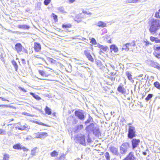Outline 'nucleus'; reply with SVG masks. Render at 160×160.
<instances>
[{
  "label": "nucleus",
  "instance_id": "c756f323",
  "mask_svg": "<svg viewBox=\"0 0 160 160\" xmlns=\"http://www.w3.org/2000/svg\"><path fill=\"white\" fill-rule=\"evenodd\" d=\"M105 156L107 160H109L110 156L109 153L107 152L105 154Z\"/></svg>",
  "mask_w": 160,
  "mask_h": 160
},
{
  "label": "nucleus",
  "instance_id": "9d476101",
  "mask_svg": "<svg viewBox=\"0 0 160 160\" xmlns=\"http://www.w3.org/2000/svg\"><path fill=\"white\" fill-rule=\"evenodd\" d=\"M96 25L100 27L104 28L107 26V23L105 22L99 21L96 24Z\"/></svg>",
  "mask_w": 160,
  "mask_h": 160
},
{
  "label": "nucleus",
  "instance_id": "774afa93",
  "mask_svg": "<svg viewBox=\"0 0 160 160\" xmlns=\"http://www.w3.org/2000/svg\"><path fill=\"white\" fill-rule=\"evenodd\" d=\"M26 139L27 140H28L29 139V138H26Z\"/></svg>",
  "mask_w": 160,
  "mask_h": 160
},
{
  "label": "nucleus",
  "instance_id": "79ce46f5",
  "mask_svg": "<svg viewBox=\"0 0 160 160\" xmlns=\"http://www.w3.org/2000/svg\"><path fill=\"white\" fill-rule=\"evenodd\" d=\"M53 15V19H54L55 22H57L58 21V18H57V16L54 14H52Z\"/></svg>",
  "mask_w": 160,
  "mask_h": 160
},
{
  "label": "nucleus",
  "instance_id": "680f3d73",
  "mask_svg": "<svg viewBox=\"0 0 160 160\" xmlns=\"http://www.w3.org/2000/svg\"><path fill=\"white\" fill-rule=\"evenodd\" d=\"M65 30V31L66 32H69L70 31H69L67 29L66 30Z\"/></svg>",
  "mask_w": 160,
  "mask_h": 160
},
{
  "label": "nucleus",
  "instance_id": "58836bf2",
  "mask_svg": "<svg viewBox=\"0 0 160 160\" xmlns=\"http://www.w3.org/2000/svg\"><path fill=\"white\" fill-rule=\"evenodd\" d=\"M12 107L9 105H0V107L1 108H11Z\"/></svg>",
  "mask_w": 160,
  "mask_h": 160
},
{
  "label": "nucleus",
  "instance_id": "2eb2a0df",
  "mask_svg": "<svg viewBox=\"0 0 160 160\" xmlns=\"http://www.w3.org/2000/svg\"><path fill=\"white\" fill-rule=\"evenodd\" d=\"M18 129L21 130H28L29 129L30 127L29 126H28L26 124H25L24 125L21 126L20 127H18Z\"/></svg>",
  "mask_w": 160,
  "mask_h": 160
},
{
  "label": "nucleus",
  "instance_id": "20e7f679",
  "mask_svg": "<svg viewBox=\"0 0 160 160\" xmlns=\"http://www.w3.org/2000/svg\"><path fill=\"white\" fill-rule=\"evenodd\" d=\"M129 148V144L127 142L124 143L120 147V152L122 154L126 153Z\"/></svg>",
  "mask_w": 160,
  "mask_h": 160
},
{
  "label": "nucleus",
  "instance_id": "f3484780",
  "mask_svg": "<svg viewBox=\"0 0 160 160\" xmlns=\"http://www.w3.org/2000/svg\"><path fill=\"white\" fill-rule=\"evenodd\" d=\"M110 151L113 153L115 154H117L118 153V148L114 147H110Z\"/></svg>",
  "mask_w": 160,
  "mask_h": 160
},
{
  "label": "nucleus",
  "instance_id": "13d9d810",
  "mask_svg": "<svg viewBox=\"0 0 160 160\" xmlns=\"http://www.w3.org/2000/svg\"><path fill=\"white\" fill-rule=\"evenodd\" d=\"M87 142H91V140L90 139L89 137L88 136V139H87Z\"/></svg>",
  "mask_w": 160,
  "mask_h": 160
},
{
  "label": "nucleus",
  "instance_id": "39448f33",
  "mask_svg": "<svg viewBox=\"0 0 160 160\" xmlns=\"http://www.w3.org/2000/svg\"><path fill=\"white\" fill-rule=\"evenodd\" d=\"M15 47L16 50L18 53L21 52L22 51L25 49L24 48L22 47V45L19 43L16 44Z\"/></svg>",
  "mask_w": 160,
  "mask_h": 160
},
{
  "label": "nucleus",
  "instance_id": "bb28decb",
  "mask_svg": "<svg viewBox=\"0 0 160 160\" xmlns=\"http://www.w3.org/2000/svg\"><path fill=\"white\" fill-rule=\"evenodd\" d=\"M58 154V152L55 151H53L50 154L51 156L52 157L57 156Z\"/></svg>",
  "mask_w": 160,
  "mask_h": 160
},
{
  "label": "nucleus",
  "instance_id": "a878e982",
  "mask_svg": "<svg viewBox=\"0 0 160 160\" xmlns=\"http://www.w3.org/2000/svg\"><path fill=\"white\" fill-rule=\"evenodd\" d=\"M154 86L159 89H160V84L158 82H156L154 83Z\"/></svg>",
  "mask_w": 160,
  "mask_h": 160
},
{
  "label": "nucleus",
  "instance_id": "69168bd1",
  "mask_svg": "<svg viewBox=\"0 0 160 160\" xmlns=\"http://www.w3.org/2000/svg\"><path fill=\"white\" fill-rule=\"evenodd\" d=\"M157 48L158 49H160V47H157Z\"/></svg>",
  "mask_w": 160,
  "mask_h": 160
},
{
  "label": "nucleus",
  "instance_id": "f03ea898",
  "mask_svg": "<svg viewBox=\"0 0 160 160\" xmlns=\"http://www.w3.org/2000/svg\"><path fill=\"white\" fill-rule=\"evenodd\" d=\"M75 140L81 144L85 145L86 144L85 136L83 134H78L76 136Z\"/></svg>",
  "mask_w": 160,
  "mask_h": 160
},
{
  "label": "nucleus",
  "instance_id": "a18cd8bd",
  "mask_svg": "<svg viewBox=\"0 0 160 160\" xmlns=\"http://www.w3.org/2000/svg\"><path fill=\"white\" fill-rule=\"evenodd\" d=\"M34 57L35 58H40V59H42V61H44V62H46V61L45 60V59H44V58H42L41 57H39L38 56H34Z\"/></svg>",
  "mask_w": 160,
  "mask_h": 160
},
{
  "label": "nucleus",
  "instance_id": "a19ab883",
  "mask_svg": "<svg viewBox=\"0 0 160 160\" xmlns=\"http://www.w3.org/2000/svg\"><path fill=\"white\" fill-rule=\"evenodd\" d=\"M36 123L38 124H39V125H42V126H48V125L45 124H44L43 123H42V122H36Z\"/></svg>",
  "mask_w": 160,
  "mask_h": 160
},
{
  "label": "nucleus",
  "instance_id": "4c0bfd02",
  "mask_svg": "<svg viewBox=\"0 0 160 160\" xmlns=\"http://www.w3.org/2000/svg\"><path fill=\"white\" fill-rule=\"evenodd\" d=\"M51 0H45L44 1V3L45 5H48L51 2Z\"/></svg>",
  "mask_w": 160,
  "mask_h": 160
},
{
  "label": "nucleus",
  "instance_id": "09e8293b",
  "mask_svg": "<svg viewBox=\"0 0 160 160\" xmlns=\"http://www.w3.org/2000/svg\"><path fill=\"white\" fill-rule=\"evenodd\" d=\"M150 39L151 41H152V42L155 41V39H156V38H154L152 36H151L150 37Z\"/></svg>",
  "mask_w": 160,
  "mask_h": 160
},
{
  "label": "nucleus",
  "instance_id": "1a4fd4ad",
  "mask_svg": "<svg viewBox=\"0 0 160 160\" xmlns=\"http://www.w3.org/2000/svg\"><path fill=\"white\" fill-rule=\"evenodd\" d=\"M34 48L36 52H39L41 50V46L40 44L35 42L34 44Z\"/></svg>",
  "mask_w": 160,
  "mask_h": 160
},
{
  "label": "nucleus",
  "instance_id": "aec40b11",
  "mask_svg": "<svg viewBox=\"0 0 160 160\" xmlns=\"http://www.w3.org/2000/svg\"><path fill=\"white\" fill-rule=\"evenodd\" d=\"M97 46L99 48L102 49L104 51H106L108 48L107 47L103 46L102 45H100L99 44H98Z\"/></svg>",
  "mask_w": 160,
  "mask_h": 160
},
{
  "label": "nucleus",
  "instance_id": "7c9ffc66",
  "mask_svg": "<svg viewBox=\"0 0 160 160\" xmlns=\"http://www.w3.org/2000/svg\"><path fill=\"white\" fill-rule=\"evenodd\" d=\"M71 26V25L70 24H63L62 25V28H70Z\"/></svg>",
  "mask_w": 160,
  "mask_h": 160
},
{
  "label": "nucleus",
  "instance_id": "6ab92c4d",
  "mask_svg": "<svg viewBox=\"0 0 160 160\" xmlns=\"http://www.w3.org/2000/svg\"><path fill=\"white\" fill-rule=\"evenodd\" d=\"M18 27L19 28H22L23 29H28L30 27L29 26L27 25H19Z\"/></svg>",
  "mask_w": 160,
  "mask_h": 160
},
{
  "label": "nucleus",
  "instance_id": "b1692460",
  "mask_svg": "<svg viewBox=\"0 0 160 160\" xmlns=\"http://www.w3.org/2000/svg\"><path fill=\"white\" fill-rule=\"evenodd\" d=\"M22 146L20 144H16L13 146V148L14 149H21Z\"/></svg>",
  "mask_w": 160,
  "mask_h": 160
},
{
  "label": "nucleus",
  "instance_id": "2f4dec72",
  "mask_svg": "<svg viewBox=\"0 0 160 160\" xmlns=\"http://www.w3.org/2000/svg\"><path fill=\"white\" fill-rule=\"evenodd\" d=\"M153 95L152 94H149L147 97L146 98L145 100L147 101H149L152 97Z\"/></svg>",
  "mask_w": 160,
  "mask_h": 160
},
{
  "label": "nucleus",
  "instance_id": "4d7b16f0",
  "mask_svg": "<svg viewBox=\"0 0 160 160\" xmlns=\"http://www.w3.org/2000/svg\"><path fill=\"white\" fill-rule=\"evenodd\" d=\"M76 0H69V2L70 3H72L74 2Z\"/></svg>",
  "mask_w": 160,
  "mask_h": 160
},
{
  "label": "nucleus",
  "instance_id": "ea45409f",
  "mask_svg": "<svg viewBox=\"0 0 160 160\" xmlns=\"http://www.w3.org/2000/svg\"><path fill=\"white\" fill-rule=\"evenodd\" d=\"M83 128V126L81 124L78 125L77 126V129L78 130H80L82 129Z\"/></svg>",
  "mask_w": 160,
  "mask_h": 160
},
{
  "label": "nucleus",
  "instance_id": "de8ad7c7",
  "mask_svg": "<svg viewBox=\"0 0 160 160\" xmlns=\"http://www.w3.org/2000/svg\"><path fill=\"white\" fill-rule=\"evenodd\" d=\"M41 2H38L37 4V6L38 7V8L40 9L41 8Z\"/></svg>",
  "mask_w": 160,
  "mask_h": 160
},
{
  "label": "nucleus",
  "instance_id": "f704fd0d",
  "mask_svg": "<svg viewBox=\"0 0 160 160\" xmlns=\"http://www.w3.org/2000/svg\"><path fill=\"white\" fill-rule=\"evenodd\" d=\"M48 60L49 62L52 63H55L56 62L55 60L50 58H48Z\"/></svg>",
  "mask_w": 160,
  "mask_h": 160
},
{
  "label": "nucleus",
  "instance_id": "423d86ee",
  "mask_svg": "<svg viewBox=\"0 0 160 160\" xmlns=\"http://www.w3.org/2000/svg\"><path fill=\"white\" fill-rule=\"evenodd\" d=\"M96 64L98 67H100V69H103L104 68V69H106L108 71V74L112 75H114L115 74L113 72H109L108 69L105 68L104 66L102 65L101 62L100 61H96Z\"/></svg>",
  "mask_w": 160,
  "mask_h": 160
},
{
  "label": "nucleus",
  "instance_id": "37998d69",
  "mask_svg": "<svg viewBox=\"0 0 160 160\" xmlns=\"http://www.w3.org/2000/svg\"><path fill=\"white\" fill-rule=\"evenodd\" d=\"M38 72L42 76H43L44 75L45 73L43 71L39 70Z\"/></svg>",
  "mask_w": 160,
  "mask_h": 160
},
{
  "label": "nucleus",
  "instance_id": "3c124183",
  "mask_svg": "<svg viewBox=\"0 0 160 160\" xmlns=\"http://www.w3.org/2000/svg\"><path fill=\"white\" fill-rule=\"evenodd\" d=\"M155 42L157 43H158V42L160 43V40L159 39L157 38H156V39H155Z\"/></svg>",
  "mask_w": 160,
  "mask_h": 160
},
{
  "label": "nucleus",
  "instance_id": "e433bc0d",
  "mask_svg": "<svg viewBox=\"0 0 160 160\" xmlns=\"http://www.w3.org/2000/svg\"><path fill=\"white\" fill-rule=\"evenodd\" d=\"M6 134V132L4 130L0 129V135H5Z\"/></svg>",
  "mask_w": 160,
  "mask_h": 160
},
{
  "label": "nucleus",
  "instance_id": "5701e85b",
  "mask_svg": "<svg viewBox=\"0 0 160 160\" xmlns=\"http://www.w3.org/2000/svg\"><path fill=\"white\" fill-rule=\"evenodd\" d=\"M45 111L46 113L48 115H50L51 114V110L50 108L47 106H46L45 108Z\"/></svg>",
  "mask_w": 160,
  "mask_h": 160
},
{
  "label": "nucleus",
  "instance_id": "052dcab7",
  "mask_svg": "<svg viewBox=\"0 0 160 160\" xmlns=\"http://www.w3.org/2000/svg\"><path fill=\"white\" fill-rule=\"evenodd\" d=\"M150 78L151 79H152V80L153 79H154V78L153 76H151V77H150Z\"/></svg>",
  "mask_w": 160,
  "mask_h": 160
},
{
  "label": "nucleus",
  "instance_id": "473e14b6",
  "mask_svg": "<svg viewBox=\"0 0 160 160\" xmlns=\"http://www.w3.org/2000/svg\"><path fill=\"white\" fill-rule=\"evenodd\" d=\"M160 12L159 11L156 12L155 14V17L158 18H160V16L159 15Z\"/></svg>",
  "mask_w": 160,
  "mask_h": 160
},
{
  "label": "nucleus",
  "instance_id": "4468645a",
  "mask_svg": "<svg viewBox=\"0 0 160 160\" xmlns=\"http://www.w3.org/2000/svg\"><path fill=\"white\" fill-rule=\"evenodd\" d=\"M110 49L112 51H113L114 52H117L118 51V48L117 47L115 44H112L110 46Z\"/></svg>",
  "mask_w": 160,
  "mask_h": 160
},
{
  "label": "nucleus",
  "instance_id": "6e6552de",
  "mask_svg": "<svg viewBox=\"0 0 160 160\" xmlns=\"http://www.w3.org/2000/svg\"><path fill=\"white\" fill-rule=\"evenodd\" d=\"M140 142V141L139 139H132V149H134L135 148L137 147Z\"/></svg>",
  "mask_w": 160,
  "mask_h": 160
},
{
  "label": "nucleus",
  "instance_id": "dca6fc26",
  "mask_svg": "<svg viewBox=\"0 0 160 160\" xmlns=\"http://www.w3.org/2000/svg\"><path fill=\"white\" fill-rule=\"evenodd\" d=\"M131 46L130 43H127L123 45L122 49L125 50L126 51H128L129 50V47Z\"/></svg>",
  "mask_w": 160,
  "mask_h": 160
},
{
  "label": "nucleus",
  "instance_id": "6e6d98bb",
  "mask_svg": "<svg viewBox=\"0 0 160 160\" xmlns=\"http://www.w3.org/2000/svg\"><path fill=\"white\" fill-rule=\"evenodd\" d=\"M22 63L23 64H25V60L24 59H22Z\"/></svg>",
  "mask_w": 160,
  "mask_h": 160
},
{
  "label": "nucleus",
  "instance_id": "ddd939ff",
  "mask_svg": "<svg viewBox=\"0 0 160 160\" xmlns=\"http://www.w3.org/2000/svg\"><path fill=\"white\" fill-rule=\"evenodd\" d=\"M125 74L128 78V80L132 82H134V80L132 78V75L131 74V72H129V71H127L126 72Z\"/></svg>",
  "mask_w": 160,
  "mask_h": 160
},
{
  "label": "nucleus",
  "instance_id": "5fc2aeb1",
  "mask_svg": "<svg viewBox=\"0 0 160 160\" xmlns=\"http://www.w3.org/2000/svg\"><path fill=\"white\" fill-rule=\"evenodd\" d=\"M94 126V125H93V124H91V125L89 126H88L87 127V128H86V130H88V128H90V127L91 126Z\"/></svg>",
  "mask_w": 160,
  "mask_h": 160
},
{
  "label": "nucleus",
  "instance_id": "8fccbe9b",
  "mask_svg": "<svg viewBox=\"0 0 160 160\" xmlns=\"http://www.w3.org/2000/svg\"><path fill=\"white\" fill-rule=\"evenodd\" d=\"M131 44V45H132L133 47H135L136 46L135 42L134 41H133Z\"/></svg>",
  "mask_w": 160,
  "mask_h": 160
},
{
  "label": "nucleus",
  "instance_id": "7ed1b4c3",
  "mask_svg": "<svg viewBox=\"0 0 160 160\" xmlns=\"http://www.w3.org/2000/svg\"><path fill=\"white\" fill-rule=\"evenodd\" d=\"M136 130L135 128L132 126H130L128 128V136L129 138L132 139L135 137Z\"/></svg>",
  "mask_w": 160,
  "mask_h": 160
},
{
  "label": "nucleus",
  "instance_id": "72a5a7b5",
  "mask_svg": "<svg viewBox=\"0 0 160 160\" xmlns=\"http://www.w3.org/2000/svg\"><path fill=\"white\" fill-rule=\"evenodd\" d=\"M90 42L92 43L93 44L95 45L97 44V42L94 38H92L91 39Z\"/></svg>",
  "mask_w": 160,
  "mask_h": 160
},
{
  "label": "nucleus",
  "instance_id": "f8f14e48",
  "mask_svg": "<svg viewBox=\"0 0 160 160\" xmlns=\"http://www.w3.org/2000/svg\"><path fill=\"white\" fill-rule=\"evenodd\" d=\"M118 91L122 94H124L126 92V89L122 86L119 85L117 89Z\"/></svg>",
  "mask_w": 160,
  "mask_h": 160
},
{
  "label": "nucleus",
  "instance_id": "f257e3e1",
  "mask_svg": "<svg viewBox=\"0 0 160 160\" xmlns=\"http://www.w3.org/2000/svg\"><path fill=\"white\" fill-rule=\"evenodd\" d=\"M149 31L152 34L155 33L160 28V20L154 18L151 19L148 21Z\"/></svg>",
  "mask_w": 160,
  "mask_h": 160
},
{
  "label": "nucleus",
  "instance_id": "393cba45",
  "mask_svg": "<svg viewBox=\"0 0 160 160\" xmlns=\"http://www.w3.org/2000/svg\"><path fill=\"white\" fill-rule=\"evenodd\" d=\"M9 155L8 154H4L3 155V160H9Z\"/></svg>",
  "mask_w": 160,
  "mask_h": 160
},
{
  "label": "nucleus",
  "instance_id": "338daca9",
  "mask_svg": "<svg viewBox=\"0 0 160 160\" xmlns=\"http://www.w3.org/2000/svg\"><path fill=\"white\" fill-rule=\"evenodd\" d=\"M13 119H11L10 120V121H13Z\"/></svg>",
  "mask_w": 160,
  "mask_h": 160
},
{
  "label": "nucleus",
  "instance_id": "0eeeda50",
  "mask_svg": "<svg viewBox=\"0 0 160 160\" xmlns=\"http://www.w3.org/2000/svg\"><path fill=\"white\" fill-rule=\"evenodd\" d=\"M75 116L79 119L81 120L84 119V116L82 112L78 111H76L75 112Z\"/></svg>",
  "mask_w": 160,
  "mask_h": 160
},
{
  "label": "nucleus",
  "instance_id": "9b49d317",
  "mask_svg": "<svg viewBox=\"0 0 160 160\" xmlns=\"http://www.w3.org/2000/svg\"><path fill=\"white\" fill-rule=\"evenodd\" d=\"M84 53L89 60L92 62L93 61V59L91 56L90 53L88 51H84Z\"/></svg>",
  "mask_w": 160,
  "mask_h": 160
},
{
  "label": "nucleus",
  "instance_id": "c85d7f7f",
  "mask_svg": "<svg viewBox=\"0 0 160 160\" xmlns=\"http://www.w3.org/2000/svg\"><path fill=\"white\" fill-rule=\"evenodd\" d=\"M12 64L13 65L14 68H15L16 69V71L17 69H18V66L16 62L14 60H13L12 61Z\"/></svg>",
  "mask_w": 160,
  "mask_h": 160
},
{
  "label": "nucleus",
  "instance_id": "49530a36",
  "mask_svg": "<svg viewBox=\"0 0 160 160\" xmlns=\"http://www.w3.org/2000/svg\"><path fill=\"white\" fill-rule=\"evenodd\" d=\"M19 89L21 90V91H22L24 92H27V91L26 90H25L24 88H22L21 87H19Z\"/></svg>",
  "mask_w": 160,
  "mask_h": 160
},
{
  "label": "nucleus",
  "instance_id": "864d4df0",
  "mask_svg": "<svg viewBox=\"0 0 160 160\" xmlns=\"http://www.w3.org/2000/svg\"><path fill=\"white\" fill-rule=\"evenodd\" d=\"M0 99H1L3 101H7L8 102L9 101V100H6L5 98H4L1 97H0Z\"/></svg>",
  "mask_w": 160,
  "mask_h": 160
},
{
  "label": "nucleus",
  "instance_id": "0e129e2a",
  "mask_svg": "<svg viewBox=\"0 0 160 160\" xmlns=\"http://www.w3.org/2000/svg\"><path fill=\"white\" fill-rule=\"evenodd\" d=\"M114 113H115V112H111V114L112 115H113V114H114Z\"/></svg>",
  "mask_w": 160,
  "mask_h": 160
},
{
  "label": "nucleus",
  "instance_id": "e2e57ef3",
  "mask_svg": "<svg viewBox=\"0 0 160 160\" xmlns=\"http://www.w3.org/2000/svg\"><path fill=\"white\" fill-rule=\"evenodd\" d=\"M90 122V121L88 119V120L86 121V123H89Z\"/></svg>",
  "mask_w": 160,
  "mask_h": 160
},
{
  "label": "nucleus",
  "instance_id": "cd10ccee",
  "mask_svg": "<svg viewBox=\"0 0 160 160\" xmlns=\"http://www.w3.org/2000/svg\"><path fill=\"white\" fill-rule=\"evenodd\" d=\"M143 43L144 44V45L146 46H148L149 45L151 44V43L150 42L148 41L147 39L144 40L143 41Z\"/></svg>",
  "mask_w": 160,
  "mask_h": 160
},
{
  "label": "nucleus",
  "instance_id": "412c9836",
  "mask_svg": "<svg viewBox=\"0 0 160 160\" xmlns=\"http://www.w3.org/2000/svg\"><path fill=\"white\" fill-rule=\"evenodd\" d=\"M40 138H43L48 136L47 133L45 132H39Z\"/></svg>",
  "mask_w": 160,
  "mask_h": 160
},
{
  "label": "nucleus",
  "instance_id": "c9c22d12",
  "mask_svg": "<svg viewBox=\"0 0 160 160\" xmlns=\"http://www.w3.org/2000/svg\"><path fill=\"white\" fill-rule=\"evenodd\" d=\"M37 148H35L33 149L32 150L31 154L32 155H34L35 154V153L36 152V150Z\"/></svg>",
  "mask_w": 160,
  "mask_h": 160
},
{
  "label": "nucleus",
  "instance_id": "a211bd4d",
  "mask_svg": "<svg viewBox=\"0 0 160 160\" xmlns=\"http://www.w3.org/2000/svg\"><path fill=\"white\" fill-rule=\"evenodd\" d=\"M57 12L58 13H66V12L65 11L64 8L62 7H60L57 8Z\"/></svg>",
  "mask_w": 160,
  "mask_h": 160
},
{
  "label": "nucleus",
  "instance_id": "c03bdc74",
  "mask_svg": "<svg viewBox=\"0 0 160 160\" xmlns=\"http://www.w3.org/2000/svg\"><path fill=\"white\" fill-rule=\"evenodd\" d=\"M39 132H38L37 133H34V134L35 135V136L34 138H40V137H39Z\"/></svg>",
  "mask_w": 160,
  "mask_h": 160
},
{
  "label": "nucleus",
  "instance_id": "603ef678",
  "mask_svg": "<svg viewBox=\"0 0 160 160\" xmlns=\"http://www.w3.org/2000/svg\"><path fill=\"white\" fill-rule=\"evenodd\" d=\"M22 149H23V150L24 151H28V149L27 148H26L25 147H22Z\"/></svg>",
  "mask_w": 160,
  "mask_h": 160
},
{
  "label": "nucleus",
  "instance_id": "bf43d9fd",
  "mask_svg": "<svg viewBox=\"0 0 160 160\" xmlns=\"http://www.w3.org/2000/svg\"><path fill=\"white\" fill-rule=\"evenodd\" d=\"M142 153L144 155H147V153L145 152H143Z\"/></svg>",
  "mask_w": 160,
  "mask_h": 160
},
{
  "label": "nucleus",
  "instance_id": "4be33fe9",
  "mask_svg": "<svg viewBox=\"0 0 160 160\" xmlns=\"http://www.w3.org/2000/svg\"><path fill=\"white\" fill-rule=\"evenodd\" d=\"M30 94L36 100H39L41 99V98L38 95L35 94L33 92H30Z\"/></svg>",
  "mask_w": 160,
  "mask_h": 160
}]
</instances>
